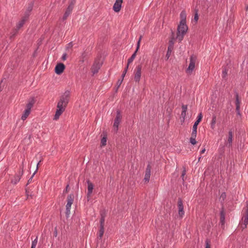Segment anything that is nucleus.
Here are the masks:
<instances>
[{"mask_svg": "<svg viewBox=\"0 0 248 248\" xmlns=\"http://www.w3.org/2000/svg\"><path fill=\"white\" fill-rule=\"evenodd\" d=\"M70 92L69 91H66L64 92L63 94L61 97L60 101L58 102L57 110L55 115L54 117V120H57L59 118L60 115L64 111L65 108L68 103Z\"/></svg>", "mask_w": 248, "mask_h": 248, "instance_id": "1", "label": "nucleus"}, {"mask_svg": "<svg viewBox=\"0 0 248 248\" xmlns=\"http://www.w3.org/2000/svg\"><path fill=\"white\" fill-rule=\"evenodd\" d=\"M188 29V27L186 24V23L180 22L179 25L178 26L177 39L179 42L182 41L184 38L185 34L186 33Z\"/></svg>", "mask_w": 248, "mask_h": 248, "instance_id": "2", "label": "nucleus"}, {"mask_svg": "<svg viewBox=\"0 0 248 248\" xmlns=\"http://www.w3.org/2000/svg\"><path fill=\"white\" fill-rule=\"evenodd\" d=\"M248 223V202H246V207L242 210V217L239 223L240 228L244 230L247 228Z\"/></svg>", "mask_w": 248, "mask_h": 248, "instance_id": "3", "label": "nucleus"}, {"mask_svg": "<svg viewBox=\"0 0 248 248\" xmlns=\"http://www.w3.org/2000/svg\"><path fill=\"white\" fill-rule=\"evenodd\" d=\"M74 200V195L73 194H71L67 196V204L66 205V216L68 217L70 214V209L72 204L73 203Z\"/></svg>", "mask_w": 248, "mask_h": 248, "instance_id": "4", "label": "nucleus"}, {"mask_svg": "<svg viewBox=\"0 0 248 248\" xmlns=\"http://www.w3.org/2000/svg\"><path fill=\"white\" fill-rule=\"evenodd\" d=\"M142 66L141 64L137 65L134 70V80L136 82H139L141 74Z\"/></svg>", "mask_w": 248, "mask_h": 248, "instance_id": "5", "label": "nucleus"}, {"mask_svg": "<svg viewBox=\"0 0 248 248\" xmlns=\"http://www.w3.org/2000/svg\"><path fill=\"white\" fill-rule=\"evenodd\" d=\"M196 57L193 55L190 58V63L188 68L186 70V72L189 74H191L195 67V62Z\"/></svg>", "mask_w": 248, "mask_h": 248, "instance_id": "6", "label": "nucleus"}, {"mask_svg": "<svg viewBox=\"0 0 248 248\" xmlns=\"http://www.w3.org/2000/svg\"><path fill=\"white\" fill-rule=\"evenodd\" d=\"M122 118V116L121 114V112L120 110H118L117 111L116 116L114 120V123L113 124V127L116 132L118 130L119 125L121 121Z\"/></svg>", "mask_w": 248, "mask_h": 248, "instance_id": "7", "label": "nucleus"}, {"mask_svg": "<svg viewBox=\"0 0 248 248\" xmlns=\"http://www.w3.org/2000/svg\"><path fill=\"white\" fill-rule=\"evenodd\" d=\"M23 166L20 169V170L18 172V173L16 174L14 178L11 180L12 183H13L14 185L16 184L20 180L21 176L23 175Z\"/></svg>", "mask_w": 248, "mask_h": 248, "instance_id": "8", "label": "nucleus"}, {"mask_svg": "<svg viewBox=\"0 0 248 248\" xmlns=\"http://www.w3.org/2000/svg\"><path fill=\"white\" fill-rule=\"evenodd\" d=\"M178 214L181 218H182L184 215V207L182 200L181 199H178Z\"/></svg>", "mask_w": 248, "mask_h": 248, "instance_id": "9", "label": "nucleus"}, {"mask_svg": "<svg viewBox=\"0 0 248 248\" xmlns=\"http://www.w3.org/2000/svg\"><path fill=\"white\" fill-rule=\"evenodd\" d=\"M65 66L62 63H58L55 68V72L57 75H61L64 71Z\"/></svg>", "mask_w": 248, "mask_h": 248, "instance_id": "10", "label": "nucleus"}, {"mask_svg": "<svg viewBox=\"0 0 248 248\" xmlns=\"http://www.w3.org/2000/svg\"><path fill=\"white\" fill-rule=\"evenodd\" d=\"M232 137H233V133L232 130H230L228 133V136L226 138V145L230 147L232 145Z\"/></svg>", "mask_w": 248, "mask_h": 248, "instance_id": "11", "label": "nucleus"}, {"mask_svg": "<svg viewBox=\"0 0 248 248\" xmlns=\"http://www.w3.org/2000/svg\"><path fill=\"white\" fill-rule=\"evenodd\" d=\"M235 106H236V111L237 112V115H240V103L241 101L239 98V95L237 93H235Z\"/></svg>", "mask_w": 248, "mask_h": 248, "instance_id": "12", "label": "nucleus"}, {"mask_svg": "<svg viewBox=\"0 0 248 248\" xmlns=\"http://www.w3.org/2000/svg\"><path fill=\"white\" fill-rule=\"evenodd\" d=\"M87 183L88 184V192L87 196L88 198V201H89L91 195L93 192L94 186L93 184L89 180L87 181Z\"/></svg>", "mask_w": 248, "mask_h": 248, "instance_id": "13", "label": "nucleus"}, {"mask_svg": "<svg viewBox=\"0 0 248 248\" xmlns=\"http://www.w3.org/2000/svg\"><path fill=\"white\" fill-rule=\"evenodd\" d=\"M202 113L201 112L200 113L197 117L196 121L194 123V125H193L192 127V131L197 133V126L201 122L202 119Z\"/></svg>", "mask_w": 248, "mask_h": 248, "instance_id": "14", "label": "nucleus"}, {"mask_svg": "<svg viewBox=\"0 0 248 248\" xmlns=\"http://www.w3.org/2000/svg\"><path fill=\"white\" fill-rule=\"evenodd\" d=\"M151 167L150 165H148L146 167V169L145 175H144V180L145 182L148 183L150 180V176H151Z\"/></svg>", "mask_w": 248, "mask_h": 248, "instance_id": "15", "label": "nucleus"}, {"mask_svg": "<svg viewBox=\"0 0 248 248\" xmlns=\"http://www.w3.org/2000/svg\"><path fill=\"white\" fill-rule=\"evenodd\" d=\"M123 0H116L114 3L113 9L116 12H118L120 11Z\"/></svg>", "mask_w": 248, "mask_h": 248, "instance_id": "16", "label": "nucleus"}, {"mask_svg": "<svg viewBox=\"0 0 248 248\" xmlns=\"http://www.w3.org/2000/svg\"><path fill=\"white\" fill-rule=\"evenodd\" d=\"M29 17V14H27V16H23L22 19L18 22L16 26V30L17 31L19 30L25 24V21Z\"/></svg>", "mask_w": 248, "mask_h": 248, "instance_id": "17", "label": "nucleus"}, {"mask_svg": "<svg viewBox=\"0 0 248 248\" xmlns=\"http://www.w3.org/2000/svg\"><path fill=\"white\" fill-rule=\"evenodd\" d=\"M220 222L222 225H223L225 224V213L223 207H222L221 210L220 212Z\"/></svg>", "mask_w": 248, "mask_h": 248, "instance_id": "18", "label": "nucleus"}, {"mask_svg": "<svg viewBox=\"0 0 248 248\" xmlns=\"http://www.w3.org/2000/svg\"><path fill=\"white\" fill-rule=\"evenodd\" d=\"M182 111L181 114V117L182 118V122L185 121V117L186 116V112L187 109V106L185 105H183L182 106Z\"/></svg>", "mask_w": 248, "mask_h": 248, "instance_id": "19", "label": "nucleus"}, {"mask_svg": "<svg viewBox=\"0 0 248 248\" xmlns=\"http://www.w3.org/2000/svg\"><path fill=\"white\" fill-rule=\"evenodd\" d=\"M73 9L70 7H68L63 16L62 20H65L67 19V18L71 14L72 12Z\"/></svg>", "mask_w": 248, "mask_h": 248, "instance_id": "20", "label": "nucleus"}, {"mask_svg": "<svg viewBox=\"0 0 248 248\" xmlns=\"http://www.w3.org/2000/svg\"><path fill=\"white\" fill-rule=\"evenodd\" d=\"M197 137V133L194 132H192L191 136L190 138V142L192 145H195L196 144L197 141L196 140V138Z\"/></svg>", "mask_w": 248, "mask_h": 248, "instance_id": "21", "label": "nucleus"}, {"mask_svg": "<svg viewBox=\"0 0 248 248\" xmlns=\"http://www.w3.org/2000/svg\"><path fill=\"white\" fill-rule=\"evenodd\" d=\"M100 64L98 63H94L92 67V72L93 74H96L100 68Z\"/></svg>", "mask_w": 248, "mask_h": 248, "instance_id": "22", "label": "nucleus"}, {"mask_svg": "<svg viewBox=\"0 0 248 248\" xmlns=\"http://www.w3.org/2000/svg\"><path fill=\"white\" fill-rule=\"evenodd\" d=\"M181 21L180 22L186 23V14L185 11L183 10L180 14Z\"/></svg>", "mask_w": 248, "mask_h": 248, "instance_id": "23", "label": "nucleus"}, {"mask_svg": "<svg viewBox=\"0 0 248 248\" xmlns=\"http://www.w3.org/2000/svg\"><path fill=\"white\" fill-rule=\"evenodd\" d=\"M34 100L33 99H31V100L29 101V102L26 105V109H27L28 110L31 111V108H32L34 104Z\"/></svg>", "mask_w": 248, "mask_h": 248, "instance_id": "24", "label": "nucleus"}, {"mask_svg": "<svg viewBox=\"0 0 248 248\" xmlns=\"http://www.w3.org/2000/svg\"><path fill=\"white\" fill-rule=\"evenodd\" d=\"M139 49H137L136 48L135 51L134 52V53L132 55V56H131V57L130 58L128 59V61H127V62H128V65H129L130 63H131V62H132L133 61V60L135 59L136 56V55H137V53Z\"/></svg>", "mask_w": 248, "mask_h": 248, "instance_id": "25", "label": "nucleus"}, {"mask_svg": "<svg viewBox=\"0 0 248 248\" xmlns=\"http://www.w3.org/2000/svg\"><path fill=\"white\" fill-rule=\"evenodd\" d=\"M30 113L31 111L25 109L21 116V119L23 121L27 119V118L29 116Z\"/></svg>", "mask_w": 248, "mask_h": 248, "instance_id": "26", "label": "nucleus"}, {"mask_svg": "<svg viewBox=\"0 0 248 248\" xmlns=\"http://www.w3.org/2000/svg\"><path fill=\"white\" fill-rule=\"evenodd\" d=\"M216 123V116L214 115L212 116V121L211 123V128L212 129H214L215 128V124Z\"/></svg>", "mask_w": 248, "mask_h": 248, "instance_id": "27", "label": "nucleus"}, {"mask_svg": "<svg viewBox=\"0 0 248 248\" xmlns=\"http://www.w3.org/2000/svg\"><path fill=\"white\" fill-rule=\"evenodd\" d=\"M104 233V227L100 226L98 238L101 239Z\"/></svg>", "mask_w": 248, "mask_h": 248, "instance_id": "28", "label": "nucleus"}, {"mask_svg": "<svg viewBox=\"0 0 248 248\" xmlns=\"http://www.w3.org/2000/svg\"><path fill=\"white\" fill-rule=\"evenodd\" d=\"M32 8H33V4L32 3H31L29 5V6H28V8L27 9V11L25 12V16H27L28 14H29V16L30 15V13L31 11V10H32Z\"/></svg>", "mask_w": 248, "mask_h": 248, "instance_id": "29", "label": "nucleus"}, {"mask_svg": "<svg viewBox=\"0 0 248 248\" xmlns=\"http://www.w3.org/2000/svg\"><path fill=\"white\" fill-rule=\"evenodd\" d=\"M172 49L173 48L168 47V50L166 55V60H168L169 59Z\"/></svg>", "mask_w": 248, "mask_h": 248, "instance_id": "30", "label": "nucleus"}, {"mask_svg": "<svg viewBox=\"0 0 248 248\" xmlns=\"http://www.w3.org/2000/svg\"><path fill=\"white\" fill-rule=\"evenodd\" d=\"M199 19V15H198V9H195V15H194V20L195 21V22H197L198 20Z\"/></svg>", "mask_w": 248, "mask_h": 248, "instance_id": "31", "label": "nucleus"}, {"mask_svg": "<svg viewBox=\"0 0 248 248\" xmlns=\"http://www.w3.org/2000/svg\"><path fill=\"white\" fill-rule=\"evenodd\" d=\"M41 162V160L37 163V167H36V170L33 173V174L32 175V176H31V177L29 179V180H28V184H29L31 182V180H32V179L33 178V177L34 176L35 172L37 171L38 169V165L39 164H40V163Z\"/></svg>", "mask_w": 248, "mask_h": 248, "instance_id": "32", "label": "nucleus"}, {"mask_svg": "<svg viewBox=\"0 0 248 248\" xmlns=\"http://www.w3.org/2000/svg\"><path fill=\"white\" fill-rule=\"evenodd\" d=\"M38 242V237L32 241L31 248H35Z\"/></svg>", "mask_w": 248, "mask_h": 248, "instance_id": "33", "label": "nucleus"}, {"mask_svg": "<svg viewBox=\"0 0 248 248\" xmlns=\"http://www.w3.org/2000/svg\"><path fill=\"white\" fill-rule=\"evenodd\" d=\"M106 143H107V138L106 137H103L101 139V146H105L106 145Z\"/></svg>", "mask_w": 248, "mask_h": 248, "instance_id": "34", "label": "nucleus"}, {"mask_svg": "<svg viewBox=\"0 0 248 248\" xmlns=\"http://www.w3.org/2000/svg\"><path fill=\"white\" fill-rule=\"evenodd\" d=\"M76 3V0H71L68 7H70L73 9L74 6Z\"/></svg>", "mask_w": 248, "mask_h": 248, "instance_id": "35", "label": "nucleus"}, {"mask_svg": "<svg viewBox=\"0 0 248 248\" xmlns=\"http://www.w3.org/2000/svg\"><path fill=\"white\" fill-rule=\"evenodd\" d=\"M174 41L172 40H170L169 41V44L168 47L173 48V46H174Z\"/></svg>", "mask_w": 248, "mask_h": 248, "instance_id": "36", "label": "nucleus"}, {"mask_svg": "<svg viewBox=\"0 0 248 248\" xmlns=\"http://www.w3.org/2000/svg\"><path fill=\"white\" fill-rule=\"evenodd\" d=\"M104 222H105V218H104V217H101L100 221V226L104 227Z\"/></svg>", "mask_w": 248, "mask_h": 248, "instance_id": "37", "label": "nucleus"}, {"mask_svg": "<svg viewBox=\"0 0 248 248\" xmlns=\"http://www.w3.org/2000/svg\"><path fill=\"white\" fill-rule=\"evenodd\" d=\"M73 46V43L72 42H70L67 44V46L66 47V49H68L69 48H72Z\"/></svg>", "mask_w": 248, "mask_h": 248, "instance_id": "38", "label": "nucleus"}, {"mask_svg": "<svg viewBox=\"0 0 248 248\" xmlns=\"http://www.w3.org/2000/svg\"><path fill=\"white\" fill-rule=\"evenodd\" d=\"M206 247L205 248H210V241L207 239L205 241Z\"/></svg>", "mask_w": 248, "mask_h": 248, "instance_id": "39", "label": "nucleus"}, {"mask_svg": "<svg viewBox=\"0 0 248 248\" xmlns=\"http://www.w3.org/2000/svg\"><path fill=\"white\" fill-rule=\"evenodd\" d=\"M141 38H142V36H140V38H139V41L137 42V48H136L137 49H139V48H140V42Z\"/></svg>", "mask_w": 248, "mask_h": 248, "instance_id": "40", "label": "nucleus"}, {"mask_svg": "<svg viewBox=\"0 0 248 248\" xmlns=\"http://www.w3.org/2000/svg\"><path fill=\"white\" fill-rule=\"evenodd\" d=\"M86 54L85 52L83 53L81 56V61L82 62H83L84 61V59L86 57Z\"/></svg>", "mask_w": 248, "mask_h": 248, "instance_id": "41", "label": "nucleus"}, {"mask_svg": "<svg viewBox=\"0 0 248 248\" xmlns=\"http://www.w3.org/2000/svg\"><path fill=\"white\" fill-rule=\"evenodd\" d=\"M61 59L62 61H65L67 59V54L65 53H63Z\"/></svg>", "mask_w": 248, "mask_h": 248, "instance_id": "42", "label": "nucleus"}, {"mask_svg": "<svg viewBox=\"0 0 248 248\" xmlns=\"http://www.w3.org/2000/svg\"><path fill=\"white\" fill-rule=\"evenodd\" d=\"M227 75V72L226 69H224L222 71V77L223 78H225Z\"/></svg>", "mask_w": 248, "mask_h": 248, "instance_id": "43", "label": "nucleus"}, {"mask_svg": "<svg viewBox=\"0 0 248 248\" xmlns=\"http://www.w3.org/2000/svg\"><path fill=\"white\" fill-rule=\"evenodd\" d=\"M123 78L122 79H119L118 81H117V84L118 85V87H119L121 84H122L123 81Z\"/></svg>", "mask_w": 248, "mask_h": 248, "instance_id": "44", "label": "nucleus"}, {"mask_svg": "<svg viewBox=\"0 0 248 248\" xmlns=\"http://www.w3.org/2000/svg\"><path fill=\"white\" fill-rule=\"evenodd\" d=\"M57 235H58V231H57V229L56 227L54 229V232H53V236L54 237H56L57 236Z\"/></svg>", "mask_w": 248, "mask_h": 248, "instance_id": "45", "label": "nucleus"}, {"mask_svg": "<svg viewBox=\"0 0 248 248\" xmlns=\"http://www.w3.org/2000/svg\"><path fill=\"white\" fill-rule=\"evenodd\" d=\"M186 170H183L182 175H181V177L183 181H184V177H185V175H186Z\"/></svg>", "mask_w": 248, "mask_h": 248, "instance_id": "46", "label": "nucleus"}, {"mask_svg": "<svg viewBox=\"0 0 248 248\" xmlns=\"http://www.w3.org/2000/svg\"><path fill=\"white\" fill-rule=\"evenodd\" d=\"M126 69H124L123 74L122 75V78L124 79L126 73Z\"/></svg>", "mask_w": 248, "mask_h": 248, "instance_id": "47", "label": "nucleus"}, {"mask_svg": "<svg viewBox=\"0 0 248 248\" xmlns=\"http://www.w3.org/2000/svg\"><path fill=\"white\" fill-rule=\"evenodd\" d=\"M175 39V38L174 37V32L172 31H171V39L170 40H172L174 41Z\"/></svg>", "mask_w": 248, "mask_h": 248, "instance_id": "48", "label": "nucleus"}, {"mask_svg": "<svg viewBox=\"0 0 248 248\" xmlns=\"http://www.w3.org/2000/svg\"><path fill=\"white\" fill-rule=\"evenodd\" d=\"M69 185H67L66 186V188H65V190H64L63 192H65V193L68 192L69 191Z\"/></svg>", "mask_w": 248, "mask_h": 248, "instance_id": "49", "label": "nucleus"}, {"mask_svg": "<svg viewBox=\"0 0 248 248\" xmlns=\"http://www.w3.org/2000/svg\"><path fill=\"white\" fill-rule=\"evenodd\" d=\"M101 217H104V218H105L106 215L105 212H101Z\"/></svg>", "mask_w": 248, "mask_h": 248, "instance_id": "50", "label": "nucleus"}, {"mask_svg": "<svg viewBox=\"0 0 248 248\" xmlns=\"http://www.w3.org/2000/svg\"><path fill=\"white\" fill-rule=\"evenodd\" d=\"M205 151V149L204 148L201 151V154H203Z\"/></svg>", "mask_w": 248, "mask_h": 248, "instance_id": "51", "label": "nucleus"}, {"mask_svg": "<svg viewBox=\"0 0 248 248\" xmlns=\"http://www.w3.org/2000/svg\"><path fill=\"white\" fill-rule=\"evenodd\" d=\"M226 196L225 193H222L221 195V197H222L223 198L225 197Z\"/></svg>", "mask_w": 248, "mask_h": 248, "instance_id": "52", "label": "nucleus"}, {"mask_svg": "<svg viewBox=\"0 0 248 248\" xmlns=\"http://www.w3.org/2000/svg\"><path fill=\"white\" fill-rule=\"evenodd\" d=\"M128 66H129V65H128V63H127L126 67L124 69H126V72L127 71V70L128 69Z\"/></svg>", "mask_w": 248, "mask_h": 248, "instance_id": "53", "label": "nucleus"}, {"mask_svg": "<svg viewBox=\"0 0 248 248\" xmlns=\"http://www.w3.org/2000/svg\"><path fill=\"white\" fill-rule=\"evenodd\" d=\"M201 156L199 157V158H198V162H199L200 161V159L201 158Z\"/></svg>", "mask_w": 248, "mask_h": 248, "instance_id": "54", "label": "nucleus"}]
</instances>
